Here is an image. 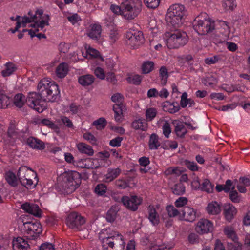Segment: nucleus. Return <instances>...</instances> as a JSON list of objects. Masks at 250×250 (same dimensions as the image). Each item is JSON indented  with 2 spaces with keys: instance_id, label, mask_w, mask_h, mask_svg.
<instances>
[{
  "instance_id": "1",
  "label": "nucleus",
  "mask_w": 250,
  "mask_h": 250,
  "mask_svg": "<svg viewBox=\"0 0 250 250\" xmlns=\"http://www.w3.org/2000/svg\"><path fill=\"white\" fill-rule=\"evenodd\" d=\"M38 93L30 92L27 100V105L39 113L45 108V100L55 101L60 94L58 85L47 79L42 80L38 85Z\"/></svg>"
},
{
  "instance_id": "2",
  "label": "nucleus",
  "mask_w": 250,
  "mask_h": 250,
  "mask_svg": "<svg viewBox=\"0 0 250 250\" xmlns=\"http://www.w3.org/2000/svg\"><path fill=\"white\" fill-rule=\"evenodd\" d=\"M164 39L169 49L178 48L188 42V36L186 32L173 28L165 33Z\"/></svg>"
},
{
  "instance_id": "3",
  "label": "nucleus",
  "mask_w": 250,
  "mask_h": 250,
  "mask_svg": "<svg viewBox=\"0 0 250 250\" xmlns=\"http://www.w3.org/2000/svg\"><path fill=\"white\" fill-rule=\"evenodd\" d=\"M28 16H25L22 17V24L23 26L27 23L33 22L31 24L32 27L40 28L42 29L45 26L49 25L50 17L48 14H43L42 9H37L35 11H30L28 13Z\"/></svg>"
},
{
  "instance_id": "4",
  "label": "nucleus",
  "mask_w": 250,
  "mask_h": 250,
  "mask_svg": "<svg viewBox=\"0 0 250 250\" xmlns=\"http://www.w3.org/2000/svg\"><path fill=\"white\" fill-rule=\"evenodd\" d=\"M185 16V6L182 4H175L171 5L168 9L166 20L172 28H178L182 24Z\"/></svg>"
},
{
  "instance_id": "5",
  "label": "nucleus",
  "mask_w": 250,
  "mask_h": 250,
  "mask_svg": "<svg viewBox=\"0 0 250 250\" xmlns=\"http://www.w3.org/2000/svg\"><path fill=\"white\" fill-rule=\"evenodd\" d=\"M17 177L21 185L27 188H34L39 181L36 172L25 166L20 167Z\"/></svg>"
},
{
  "instance_id": "6",
  "label": "nucleus",
  "mask_w": 250,
  "mask_h": 250,
  "mask_svg": "<svg viewBox=\"0 0 250 250\" xmlns=\"http://www.w3.org/2000/svg\"><path fill=\"white\" fill-rule=\"evenodd\" d=\"M141 0H125L122 2L123 16L127 20L136 17L142 10Z\"/></svg>"
},
{
  "instance_id": "7",
  "label": "nucleus",
  "mask_w": 250,
  "mask_h": 250,
  "mask_svg": "<svg viewBox=\"0 0 250 250\" xmlns=\"http://www.w3.org/2000/svg\"><path fill=\"white\" fill-rule=\"evenodd\" d=\"M216 21L209 18H203L199 16L193 22V27L195 31L199 35H206L212 32L216 26Z\"/></svg>"
},
{
  "instance_id": "8",
  "label": "nucleus",
  "mask_w": 250,
  "mask_h": 250,
  "mask_svg": "<svg viewBox=\"0 0 250 250\" xmlns=\"http://www.w3.org/2000/svg\"><path fill=\"white\" fill-rule=\"evenodd\" d=\"M102 247L104 250H123L125 242L121 234L115 233L103 239Z\"/></svg>"
},
{
  "instance_id": "9",
  "label": "nucleus",
  "mask_w": 250,
  "mask_h": 250,
  "mask_svg": "<svg viewBox=\"0 0 250 250\" xmlns=\"http://www.w3.org/2000/svg\"><path fill=\"white\" fill-rule=\"evenodd\" d=\"M63 181V187L68 193L74 191L81 183V175L76 171H72L68 173L65 176Z\"/></svg>"
},
{
  "instance_id": "10",
  "label": "nucleus",
  "mask_w": 250,
  "mask_h": 250,
  "mask_svg": "<svg viewBox=\"0 0 250 250\" xmlns=\"http://www.w3.org/2000/svg\"><path fill=\"white\" fill-rule=\"evenodd\" d=\"M63 181V187L68 193L74 191L81 183V175L76 171H72L68 173L65 176Z\"/></svg>"
},
{
  "instance_id": "11",
  "label": "nucleus",
  "mask_w": 250,
  "mask_h": 250,
  "mask_svg": "<svg viewBox=\"0 0 250 250\" xmlns=\"http://www.w3.org/2000/svg\"><path fill=\"white\" fill-rule=\"evenodd\" d=\"M126 44L131 48H135L144 42L142 32L135 30L127 31L125 35Z\"/></svg>"
},
{
  "instance_id": "12",
  "label": "nucleus",
  "mask_w": 250,
  "mask_h": 250,
  "mask_svg": "<svg viewBox=\"0 0 250 250\" xmlns=\"http://www.w3.org/2000/svg\"><path fill=\"white\" fill-rule=\"evenodd\" d=\"M121 202L127 209L135 211L142 203L143 198L136 195L124 196L121 198Z\"/></svg>"
},
{
  "instance_id": "13",
  "label": "nucleus",
  "mask_w": 250,
  "mask_h": 250,
  "mask_svg": "<svg viewBox=\"0 0 250 250\" xmlns=\"http://www.w3.org/2000/svg\"><path fill=\"white\" fill-rule=\"evenodd\" d=\"M24 226L27 233L32 239H36L42 232L41 224L36 220L26 222Z\"/></svg>"
},
{
  "instance_id": "14",
  "label": "nucleus",
  "mask_w": 250,
  "mask_h": 250,
  "mask_svg": "<svg viewBox=\"0 0 250 250\" xmlns=\"http://www.w3.org/2000/svg\"><path fill=\"white\" fill-rule=\"evenodd\" d=\"M84 223V218L76 212L70 213L67 219L68 226L72 229H79Z\"/></svg>"
},
{
  "instance_id": "15",
  "label": "nucleus",
  "mask_w": 250,
  "mask_h": 250,
  "mask_svg": "<svg viewBox=\"0 0 250 250\" xmlns=\"http://www.w3.org/2000/svg\"><path fill=\"white\" fill-rule=\"evenodd\" d=\"M195 229L198 233H207L213 229V224L208 219H202L197 223Z\"/></svg>"
},
{
  "instance_id": "16",
  "label": "nucleus",
  "mask_w": 250,
  "mask_h": 250,
  "mask_svg": "<svg viewBox=\"0 0 250 250\" xmlns=\"http://www.w3.org/2000/svg\"><path fill=\"white\" fill-rule=\"evenodd\" d=\"M25 212L31 214L37 217H41L42 211L39 206L33 203L25 202L23 203L20 208Z\"/></svg>"
},
{
  "instance_id": "17",
  "label": "nucleus",
  "mask_w": 250,
  "mask_h": 250,
  "mask_svg": "<svg viewBox=\"0 0 250 250\" xmlns=\"http://www.w3.org/2000/svg\"><path fill=\"white\" fill-rule=\"evenodd\" d=\"M19 130L16 127L15 124L11 122L7 132V143H9L11 145H13L16 140L18 137Z\"/></svg>"
},
{
  "instance_id": "18",
  "label": "nucleus",
  "mask_w": 250,
  "mask_h": 250,
  "mask_svg": "<svg viewBox=\"0 0 250 250\" xmlns=\"http://www.w3.org/2000/svg\"><path fill=\"white\" fill-rule=\"evenodd\" d=\"M197 217L196 210L192 208L185 207L182 210V216H180L181 220H185L186 221L193 222Z\"/></svg>"
},
{
  "instance_id": "19",
  "label": "nucleus",
  "mask_w": 250,
  "mask_h": 250,
  "mask_svg": "<svg viewBox=\"0 0 250 250\" xmlns=\"http://www.w3.org/2000/svg\"><path fill=\"white\" fill-rule=\"evenodd\" d=\"M131 126L135 130L146 131L148 128V124L145 119L136 117L131 123Z\"/></svg>"
},
{
  "instance_id": "20",
  "label": "nucleus",
  "mask_w": 250,
  "mask_h": 250,
  "mask_svg": "<svg viewBox=\"0 0 250 250\" xmlns=\"http://www.w3.org/2000/svg\"><path fill=\"white\" fill-rule=\"evenodd\" d=\"M101 31V26L99 24H91L87 30V35L92 39L98 40L100 37Z\"/></svg>"
},
{
  "instance_id": "21",
  "label": "nucleus",
  "mask_w": 250,
  "mask_h": 250,
  "mask_svg": "<svg viewBox=\"0 0 250 250\" xmlns=\"http://www.w3.org/2000/svg\"><path fill=\"white\" fill-rule=\"evenodd\" d=\"M29 147L35 150H42L45 148V144L41 140L33 137L29 136L27 140V144Z\"/></svg>"
},
{
  "instance_id": "22",
  "label": "nucleus",
  "mask_w": 250,
  "mask_h": 250,
  "mask_svg": "<svg viewBox=\"0 0 250 250\" xmlns=\"http://www.w3.org/2000/svg\"><path fill=\"white\" fill-rule=\"evenodd\" d=\"M12 246L13 250H27L30 248L28 241L21 237L13 239Z\"/></svg>"
},
{
  "instance_id": "23",
  "label": "nucleus",
  "mask_w": 250,
  "mask_h": 250,
  "mask_svg": "<svg viewBox=\"0 0 250 250\" xmlns=\"http://www.w3.org/2000/svg\"><path fill=\"white\" fill-rule=\"evenodd\" d=\"M148 218L153 226H157L160 223V217L153 206L150 205L148 207Z\"/></svg>"
},
{
  "instance_id": "24",
  "label": "nucleus",
  "mask_w": 250,
  "mask_h": 250,
  "mask_svg": "<svg viewBox=\"0 0 250 250\" xmlns=\"http://www.w3.org/2000/svg\"><path fill=\"white\" fill-rule=\"evenodd\" d=\"M193 184L195 185L196 187L198 186V188L201 190L206 191L207 193H211L213 190L214 186L208 179H204L201 184L199 182V180L195 181Z\"/></svg>"
},
{
  "instance_id": "25",
  "label": "nucleus",
  "mask_w": 250,
  "mask_h": 250,
  "mask_svg": "<svg viewBox=\"0 0 250 250\" xmlns=\"http://www.w3.org/2000/svg\"><path fill=\"white\" fill-rule=\"evenodd\" d=\"M121 173L119 168H111L107 169V173L105 175L104 180L105 182H110L115 179Z\"/></svg>"
},
{
  "instance_id": "26",
  "label": "nucleus",
  "mask_w": 250,
  "mask_h": 250,
  "mask_svg": "<svg viewBox=\"0 0 250 250\" xmlns=\"http://www.w3.org/2000/svg\"><path fill=\"white\" fill-rule=\"evenodd\" d=\"M124 107L125 106L123 104H115L113 106L115 120L117 122L120 123L123 120V111Z\"/></svg>"
},
{
  "instance_id": "27",
  "label": "nucleus",
  "mask_w": 250,
  "mask_h": 250,
  "mask_svg": "<svg viewBox=\"0 0 250 250\" xmlns=\"http://www.w3.org/2000/svg\"><path fill=\"white\" fill-rule=\"evenodd\" d=\"M224 214L226 219L230 221L236 213V209L231 204H228L224 206Z\"/></svg>"
},
{
  "instance_id": "28",
  "label": "nucleus",
  "mask_w": 250,
  "mask_h": 250,
  "mask_svg": "<svg viewBox=\"0 0 250 250\" xmlns=\"http://www.w3.org/2000/svg\"><path fill=\"white\" fill-rule=\"evenodd\" d=\"M95 80L94 77L90 74H85L80 76L78 78L79 83L83 86L91 85Z\"/></svg>"
},
{
  "instance_id": "29",
  "label": "nucleus",
  "mask_w": 250,
  "mask_h": 250,
  "mask_svg": "<svg viewBox=\"0 0 250 250\" xmlns=\"http://www.w3.org/2000/svg\"><path fill=\"white\" fill-rule=\"evenodd\" d=\"M161 146V143L159 140L158 136L155 134H152L148 141V146L150 150H157Z\"/></svg>"
},
{
  "instance_id": "30",
  "label": "nucleus",
  "mask_w": 250,
  "mask_h": 250,
  "mask_svg": "<svg viewBox=\"0 0 250 250\" xmlns=\"http://www.w3.org/2000/svg\"><path fill=\"white\" fill-rule=\"evenodd\" d=\"M174 124L175 125V131L176 135L181 138L184 137L187 132V129L183 123L175 120Z\"/></svg>"
},
{
  "instance_id": "31",
  "label": "nucleus",
  "mask_w": 250,
  "mask_h": 250,
  "mask_svg": "<svg viewBox=\"0 0 250 250\" xmlns=\"http://www.w3.org/2000/svg\"><path fill=\"white\" fill-rule=\"evenodd\" d=\"M28 99V96L26 98L22 93L17 94L14 97V104L17 107L21 108L24 105L25 103L27 104V100Z\"/></svg>"
},
{
  "instance_id": "32",
  "label": "nucleus",
  "mask_w": 250,
  "mask_h": 250,
  "mask_svg": "<svg viewBox=\"0 0 250 250\" xmlns=\"http://www.w3.org/2000/svg\"><path fill=\"white\" fill-rule=\"evenodd\" d=\"M77 148L81 153L87 154L88 156H92L94 151L92 147L83 143H79L77 145Z\"/></svg>"
},
{
  "instance_id": "33",
  "label": "nucleus",
  "mask_w": 250,
  "mask_h": 250,
  "mask_svg": "<svg viewBox=\"0 0 250 250\" xmlns=\"http://www.w3.org/2000/svg\"><path fill=\"white\" fill-rule=\"evenodd\" d=\"M5 179L7 183L12 187H16L18 185V179L17 176L12 171L9 170L5 173Z\"/></svg>"
},
{
  "instance_id": "34",
  "label": "nucleus",
  "mask_w": 250,
  "mask_h": 250,
  "mask_svg": "<svg viewBox=\"0 0 250 250\" xmlns=\"http://www.w3.org/2000/svg\"><path fill=\"white\" fill-rule=\"evenodd\" d=\"M68 71L67 65L65 63H62L56 69V76L60 78H64L67 74Z\"/></svg>"
},
{
  "instance_id": "35",
  "label": "nucleus",
  "mask_w": 250,
  "mask_h": 250,
  "mask_svg": "<svg viewBox=\"0 0 250 250\" xmlns=\"http://www.w3.org/2000/svg\"><path fill=\"white\" fill-rule=\"evenodd\" d=\"M17 68L15 65L12 62H7L4 65V69L2 70L1 73L2 76L7 77L11 75Z\"/></svg>"
},
{
  "instance_id": "36",
  "label": "nucleus",
  "mask_w": 250,
  "mask_h": 250,
  "mask_svg": "<svg viewBox=\"0 0 250 250\" xmlns=\"http://www.w3.org/2000/svg\"><path fill=\"white\" fill-rule=\"evenodd\" d=\"M169 76L168 70L165 66H162L159 69V77L161 84L163 86L166 84Z\"/></svg>"
},
{
  "instance_id": "37",
  "label": "nucleus",
  "mask_w": 250,
  "mask_h": 250,
  "mask_svg": "<svg viewBox=\"0 0 250 250\" xmlns=\"http://www.w3.org/2000/svg\"><path fill=\"white\" fill-rule=\"evenodd\" d=\"M185 186L181 182L175 184L171 188L174 194L177 195H181L185 192Z\"/></svg>"
},
{
  "instance_id": "38",
  "label": "nucleus",
  "mask_w": 250,
  "mask_h": 250,
  "mask_svg": "<svg viewBox=\"0 0 250 250\" xmlns=\"http://www.w3.org/2000/svg\"><path fill=\"white\" fill-rule=\"evenodd\" d=\"M207 210L209 214H217L221 211L220 205L216 202L209 203L207 207Z\"/></svg>"
},
{
  "instance_id": "39",
  "label": "nucleus",
  "mask_w": 250,
  "mask_h": 250,
  "mask_svg": "<svg viewBox=\"0 0 250 250\" xmlns=\"http://www.w3.org/2000/svg\"><path fill=\"white\" fill-rule=\"evenodd\" d=\"M154 68V63L152 61L144 62L141 66L142 72L144 74L150 73Z\"/></svg>"
},
{
  "instance_id": "40",
  "label": "nucleus",
  "mask_w": 250,
  "mask_h": 250,
  "mask_svg": "<svg viewBox=\"0 0 250 250\" xmlns=\"http://www.w3.org/2000/svg\"><path fill=\"white\" fill-rule=\"evenodd\" d=\"M10 103L9 97L3 90L0 89V109L5 108Z\"/></svg>"
},
{
  "instance_id": "41",
  "label": "nucleus",
  "mask_w": 250,
  "mask_h": 250,
  "mask_svg": "<svg viewBox=\"0 0 250 250\" xmlns=\"http://www.w3.org/2000/svg\"><path fill=\"white\" fill-rule=\"evenodd\" d=\"M224 232L227 237L231 239L233 242H235L237 240L236 233L232 227L229 226L226 227L224 228Z\"/></svg>"
},
{
  "instance_id": "42",
  "label": "nucleus",
  "mask_w": 250,
  "mask_h": 250,
  "mask_svg": "<svg viewBox=\"0 0 250 250\" xmlns=\"http://www.w3.org/2000/svg\"><path fill=\"white\" fill-rule=\"evenodd\" d=\"M92 125L95 126L98 130H102L104 129L107 125V121L105 118L101 117L98 119L94 121Z\"/></svg>"
},
{
  "instance_id": "43",
  "label": "nucleus",
  "mask_w": 250,
  "mask_h": 250,
  "mask_svg": "<svg viewBox=\"0 0 250 250\" xmlns=\"http://www.w3.org/2000/svg\"><path fill=\"white\" fill-rule=\"evenodd\" d=\"M157 112L155 108H149L146 110L145 112L146 120V122L152 121L156 116Z\"/></svg>"
},
{
  "instance_id": "44",
  "label": "nucleus",
  "mask_w": 250,
  "mask_h": 250,
  "mask_svg": "<svg viewBox=\"0 0 250 250\" xmlns=\"http://www.w3.org/2000/svg\"><path fill=\"white\" fill-rule=\"evenodd\" d=\"M184 165L189 170L192 171H198L199 170L200 167L194 161H191L188 160L186 159L183 162Z\"/></svg>"
},
{
  "instance_id": "45",
  "label": "nucleus",
  "mask_w": 250,
  "mask_h": 250,
  "mask_svg": "<svg viewBox=\"0 0 250 250\" xmlns=\"http://www.w3.org/2000/svg\"><path fill=\"white\" fill-rule=\"evenodd\" d=\"M222 6L226 10H233L236 6L234 0H224Z\"/></svg>"
},
{
  "instance_id": "46",
  "label": "nucleus",
  "mask_w": 250,
  "mask_h": 250,
  "mask_svg": "<svg viewBox=\"0 0 250 250\" xmlns=\"http://www.w3.org/2000/svg\"><path fill=\"white\" fill-rule=\"evenodd\" d=\"M107 190L106 186L104 184H100L97 185L94 189L95 192L98 195H103L105 194Z\"/></svg>"
},
{
  "instance_id": "47",
  "label": "nucleus",
  "mask_w": 250,
  "mask_h": 250,
  "mask_svg": "<svg viewBox=\"0 0 250 250\" xmlns=\"http://www.w3.org/2000/svg\"><path fill=\"white\" fill-rule=\"evenodd\" d=\"M164 173L166 175L179 176L181 174V171L177 167H170L165 171Z\"/></svg>"
},
{
  "instance_id": "48",
  "label": "nucleus",
  "mask_w": 250,
  "mask_h": 250,
  "mask_svg": "<svg viewBox=\"0 0 250 250\" xmlns=\"http://www.w3.org/2000/svg\"><path fill=\"white\" fill-rule=\"evenodd\" d=\"M166 210L170 217H174L179 214V211L172 205H168Z\"/></svg>"
},
{
  "instance_id": "49",
  "label": "nucleus",
  "mask_w": 250,
  "mask_h": 250,
  "mask_svg": "<svg viewBox=\"0 0 250 250\" xmlns=\"http://www.w3.org/2000/svg\"><path fill=\"white\" fill-rule=\"evenodd\" d=\"M130 180L129 178L119 179L116 181V185L121 188L125 189L129 187Z\"/></svg>"
},
{
  "instance_id": "50",
  "label": "nucleus",
  "mask_w": 250,
  "mask_h": 250,
  "mask_svg": "<svg viewBox=\"0 0 250 250\" xmlns=\"http://www.w3.org/2000/svg\"><path fill=\"white\" fill-rule=\"evenodd\" d=\"M60 120L61 123L63 124L67 128H74L73 124L72 121L68 117L65 116H62L60 117Z\"/></svg>"
},
{
  "instance_id": "51",
  "label": "nucleus",
  "mask_w": 250,
  "mask_h": 250,
  "mask_svg": "<svg viewBox=\"0 0 250 250\" xmlns=\"http://www.w3.org/2000/svg\"><path fill=\"white\" fill-rule=\"evenodd\" d=\"M128 83H133L135 85H139L142 81V78L139 75H135L132 77H129L127 79Z\"/></svg>"
},
{
  "instance_id": "52",
  "label": "nucleus",
  "mask_w": 250,
  "mask_h": 250,
  "mask_svg": "<svg viewBox=\"0 0 250 250\" xmlns=\"http://www.w3.org/2000/svg\"><path fill=\"white\" fill-rule=\"evenodd\" d=\"M221 60V57L219 55H214L211 57H208L205 59V62L208 65L214 64L217 63Z\"/></svg>"
},
{
  "instance_id": "53",
  "label": "nucleus",
  "mask_w": 250,
  "mask_h": 250,
  "mask_svg": "<svg viewBox=\"0 0 250 250\" xmlns=\"http://www.w3.org/2000/svg\"><path fill=\"white\" fill-rule=\"evenodd\" d=\"M144 3L148 8L154 9L160 4V0H144Z\"/></svg>"
},
{
  "instance_id": "54",
  "label": "nucleus",
  "mask_w": 250,
  "mask_h": 250,
  "mask_svg": "<svg viewBox=\"0 0 250 250\" xmlns=\"http://www.w3.org/2000/svg\"><path fill=\"white\" fill-rule=\"evenodd\" d=\"M86 54L88 59L97 58L99 56V52L97 50L90 47L86 50Z\"/></svg>"
},
{
  "instance_id": "55",
  "label": "nucleus",
  "mask_w": 250,
  "mask_h": 250,
  "mask_svg": "<svg viewBox=\"0 0 250 250\" xmlns=\"http://www.w3.org/2000/svg\"><path fill=\"white\" fill-rule=\"evenodd\" d=\"M235 187L232 188V190L229 192V198L230 200L234 203H239L240 201V197L238 196L237 191L234 190Z\"/></svg>"
},
{
  "instance_id": "56",
  "label": "nucleus",
  "mask_w": 250,
  "mask_h": 250,
  "mask_svg": "<svg viewBox=\"0 0 250 250\" xmlns=\"http://www.w3.org/2000/svg\"><path fill=\"white\" fill-rule=\"evenodd\" d=\"M116 212L115 210L110 209H109L106 215V219L108 222H112L114 221L116 218Z\"/></svg>"
},
{
  "instance_id": "57",
  "label": "nucleus",
  "mask_w": 250,
  "mask_h": 250,
  "mask_svg": "<svg viewBox=\"0 0 250 250\" xmlns=\"http://www.w3.org/2000/svg\"><path fill=\"white\" fill-rule=\"evenodd\" d=\"M180 106L177 102H173L168 105V111L170 113H175L180 110Z\"/></svg>"
},
{
  "instance_id": "58",
  "label": "nucleus",
  "mask_w": 250,
  "mask_h": 250,
  "mask_svg": "<svg viewBox=\"0 0 250 250\" xmlns=\"http://www.w3.org/2000/svg\"><path fill=\"white\" fill-rule=\"evenodd\" d=\"M40 124L42 125L48 126V127L51 129H56L57 128V125L51 121L49 120L48 119H42L40 122Z\"/></svg>"
},
{
  "instance_id": "59",
  "label": "nucleus",
  "mask_w": 250,
  "mask_h": 250,
  "mask_svg": "<svg viewBox=\"0 0 250 250\" xmlns=\"http://www.w3.org/2000/svg\"><path fill=\"white\" fill-rule=\"evenodd\" d=\"M94 74L95 76L101 79L104 80L105 77V74L104 69L100 67H97L94 70Z\"/></svg>"
},
{
  "instance_id": "60",
  "label": "nucleus",
  "mask_w": 250,
  "mask_h": 250,
  "mask_svg": "<svg viewBox=\"0 0 250 250\" xmlns=\"http://www.w3.org/2000/svg\"><path fill=\"white\" fill-rule=\"evenodd\" d=\"M88 159H83L76 161L75 165L77 167L81 168H88L89 166L87 165V162H89Z\"/></svg>"
},
{
  "instance_id": "61",
  "label": "nucleus",
  "mask_w": 250,
  "mask_h": 250,
  "mask_svg": "<svg viewBox=\"0 0 250 250\" xmlns=\"http://www.w3.org/2000/svg\"><path fill=\"white\" fill-rule=\"evenodd\" d=\"M123 138L121 137H117L110 141L109 145L113 147H119Z\"/></svg>"
},
{
  "instance_id": "62",
  "label": "nucleus",
  "mask_w": 250,
  "mask_h": 250,
  "mask_svg": "<svg viewBox=\"0 0 250 250\" xmlns=\"http://www.w3.org/2000/svg\"><path fill=\"white\" fill-rule=\"evenodd\" d=\"M171 132L170 124L167 122H166L163 126V134L166 138H168Z\"/></svg>"
},
{
  "instance_id": "63",
  "label": "nucleus",
  "mask_w": 250,
  "mask_h": 250,
  "mask_svg": "<svg viewBox=\"0 0 250 250\" xmlns=\"http://www.w3.org/2000/svg\"><path fill=\"white\" fill-rule=\"evenodd\" d=\"M188 202V199L185 197H180L177 199L175 203V206L177 208L182 207L187 204Z\"/></svg>"
},
{
  "instance_id": "64",
  "label": "nucleus",
  "mask_w": 250,
  "mask_h": 250,
  "mask_svg": "<svg viewBox=\"0 0 250 250\" xmlns=\"http://www.w3.org/2000/svg\"><path fill=\"white\" fill-rule=\"evenodd\" d=\"M222 42L227 45V49L230 51L235 52L238 48V45L235 43L228 41H224Z\"/></svg>"
}]
</instances>
